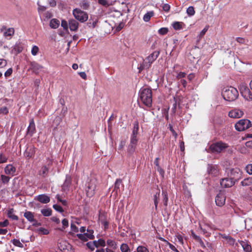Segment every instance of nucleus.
Instances as JSON below:
<instances>
[{"label":"nucleus","instance_id":"f257e3e1","mask_svg":"<svg viewBox=\"0 0 252 252\" xmlns=\"http://www.w3.org/2000/svg\"><path fill=\"white\" fill-rule=\"evenodd\" d=\"M222 95L225 100L232 101L238 97L239 94L236 88L230 86L225 87L223 89Z\"/></svg>","mask_w":252,"mask_h":252},{"label":"nucleus","instance_id":"f03ea898","mask_svg":"<svg viewBox=\"0 0 252 252\" xmlns=\"http://www.w3.org/2000/svg\"><path fill=\"white\" fill-rule=\"evenodd\" d=\"M140 97L143 103L147 107H151L152 103V93L151 89L142 88L140 91Z\"/></svg>","mask_w":252,"mask_h":252},{"label":"nucleus","instance_id":"7ed1b4c3","mask_svg":"<svg viewBox=\"0 0 252 252\" xmlns=\"http://www.w3.org/2000/svg\"><path fill=\"white\" fill-rule=\"evenodd\" d=\"M159 55V51H155L148 56L144 61L142 67L143 68H148L152 63L158 58Z\"/></svg>","mask_w":252,"mask_h":252},{"label":"nucleus","instance_id":"20e7f679","mask_svg":"<svg viewBox=\"0 0 252 252\" xmlns=\"http://www.w3.org/2000/svg\"><path fill=\"white\" fill-rule=\"evenodd\" d=\"M96 186V180L94 179H91L86 185V192L88 197H92L95 193V189Z\"/></svg>","mask_w":252,"mask_h":252},{"label":"nucleus","instance_id":"39448f33","mask_svg":"<svg viewBox=\"0 0 252 252\" xmlns=\"http://www.w3.org/2000/svg\"><path fill=\"white\" fill-rule=\"evenodd\" d=\"M252 126L251 122L248 119H241L235 125V127L237 131H241L248 129Z\"/></svg>","mask_w":252,"mask_h":252},{"label":"nucleus","instance_id":"423d86ee","mask_svg":"<svg viewBox=\"0 0 252 252\" xmlns=\"http://www.w3.org/2000/svg\"><path fill=\"white\" fill-rule=\"evenodd\" d=\"M72 13L75 18L81 23L86 22L88 19V14L79 8L74 9Z\"/></svg>","mask_w":252,"mask_h":252},{"label":"nucleus","instance_id":"0eeeda50","mask_svg":"<svg viewBox=\"0 0 252 252\" xmlns=\"http://www.w3.org/2000/svg\"><path fill=\"white\" fill-rule=\"evenodd\" d=\"M94 231L93 229H88L84 233L77 234L76 236L83 242H87L89 240H93L94 238Z\"/></svg>","mask_w":252,"mask_h":252},{"label":"nucleus","instance_id":"6e6552de","mask_svg":"<svg viewBox=\"0 0 252 252\" xmlns=\"http://www.w3.org/2000/svg\"><path fill=\"white\" fill-rule=\"evenodd\" d=\"M227 147L226 144L220 142L212 144L210 146V149L213 152L220 153L224 151Z\"/></svg>","mask_w":252,"mask_h":252},{"label":"nucleus","instance_id":"1a4fd4ad","mask_svg":"<svg viewBox=\"0 0 252 252\" xmlns=\"http://www.w3.org/2000/svg\"><path fill=\"white\" fill-rule=\"evenodd\" d=\"M240 91L242 95L245 99L248 100H252V93L249 88L244 84H242L240 87Z\"/></svg>","mask_w":252,"mask_h":252},{"label":"nucleus","instance_id":"9d476101","mask_svg":"<svg viewBox=\"0 0 252 252\" xmlns=\"http://www.w3.org/2000/svg\"><path fill=\"white\" fill-rule=\"evenodd\" d=\"M244 115V112L238 108L233 109L228 113V116L230 118L238 119Z\"/></svg>","mask_w":252,"mask_h":252},{"label":"nucleus","instance_id":"9b49d317","mask_svg":"<svg viewBox=\"0 0 252 252\" xmlns=\"http://www.w3.org/2000/svg\"><path fill=\"white\" fill-rule=\"evenodd\" d=\"M235 181L232 178H225L222 179L220 184L222 188H230L235 184Z\"/></svg>","mask_w":252,"mask_h":252},{"label":"nucleus","instance_id":"f8f14e48","mask_svg":"<svg viewBox=\"0 0 252 252\" xmlns=\"http://www.w3.org/2000/svg\"><path fill=\"white\" fill-rule=\"evenodd\" d=\"M226 197L224 194L222 192H219L216 196L215 198V202L216 205L218 206H222L225 202Z\"/></svg>","mask_w":252,"mask_h":252},{"label":"nucleus","instance_id":"ddd939ff","mask_svg":"<svg viewBox=\"0 0 252 252\" xmlns=\"http://www.w3.org/2000/svg\"><path fill=\"white\" fill-rule=\"evenodd\" d=\"M241 171L237 168L232 169L230 172V178H232L235 181L241 177Z\"/></svg>","mask_w":252,"mask_h":252},{"label":"nucleus","instance_id":"4468645a","mask_svg":"<svg viewBox=\"0 0 252 252\" xmlns=\"http://www.w3.org/2000/svg\"><path fill=\"white\" fill-rule=\"evenodd\" d=\"M35 154V148L32 146H30L27 147L24 156L25 157L31 158L34 157Z\"/></svg>","mask_w":252,"mask_h":252},{"label":"nucleus","instance_id":"2eb2a0df","mask_svg":"<svg viewBox=\"0 0 252 252\" xmlns=\"http://www.w3.org/2000/svg\"><path fill=\"white\" fill-rule=\"evenodd\" d=\"M36 199L43 204L48 203L50 201V197L45 194H40L37 196L36 197Z\"/></svg>","mask_w":252,"mask_h":252},{"label":"nucleus","instance_id":"dca6fc26","mask_svg":"<svg viewBox=\"0 0 252 252\" xmlns=\"http://www.w3.org/2000/svg\"><path fill=\"white\" fill-rule=\"evenodd\" d=\"M5 173L13 176L16 172V168L11 164H8L4 168Z\"/></svg>","mask_w":252,"mask_h":252},{"label":"nucleus","instance_id":"f3484780","mask_svg":"<svg viewBox=\"0 0 252 252\" xmlns=\"http://www.w3.org/2000/svg\"><path fill=\"white\" fill-rule=\"evenodd\" d=\"M79 24L76 20L71 19L68 21V27L71 31H76L78 28Z\"/></svg>","mask_w":252,"mask_h":252},{"label":"nucleus","instance_id":"a211bd4d","mask_svg":"<svg viewBox=\"0 0 252 252\" xmlns=\"http://www.w3.org/2000/svg\"><path fill=\"white\" fill-rule=\"evenodd\" d=\"M24 216L31 222H35L33 214L30 211H26L24 214Z\"/></svg>","mask_w":252,"mask_h":252},{"label":"nucleus","instance_id":"6ab92c4d","mask_svg":"<svg viewBox=\"0 0 252 252\" xmlns=\"http://www.w3.org/2000/svg\"><path fill=\"white\" fill-rule=\"evenodd\" d=\"M240 244L243 248L244 251L250 252L252 251V247L247 242L241 241Z\"/></svg>","mask_w":252,"mask_h":252},{"label":"nucleus","instance_id":"aec40b11","mask_svg":"<svg viewBox=\"0 0 252 252\" xmlns=\"http://www.w3.org/2000/svg\"><path fill=\"white\" fill-rule=\"evenodd\" d=\"M242 186H252V177H249L244 179L241 182Z\"/></svg>","mask_w":252,"mask_h":252},{"label":"nucleus","instance_id":"412c9836","mask_svg":"<svg viewBox=\"0 0 252 252\" xmlns=\"http://www.w3.org/2000/svg\"><path fill=\"white\" fill-rule=\"evenodd\" d=\"M95 247L98 248L99 247H104L105 246V241L104 240L102 239H99L97 241H93Z\"/></svg>","mask_w":252,"mask_h":252},{"label":"nucleus","instance_id":"4be33fe9","mask_svg":"<svg viewBox=\"0 0 252 252\" xmlns=\"http://www.w3.org/2000/svg\"><path fill=\"white\" fill-rule=\"evenodd\" d=\"M60 22L56 19H53L50 21V26L51 28L57 29L59 27Z\"/></svg>","mask_w":252,"mask_h":252},{"label":"nucleus","instance_id":"5701e85b","mask_svg":"<svg viewBox=\"0 0 252 252\" xmlns=\"http://www.w3.org/2000/svg\"><path fill=\"white\" fill-rule=\"evenodd\" d=\"M14 30L13 28H9L6 30L3 33L4 36L7 38H10L14 34Z\"/></svg>","mask_w":252,"mask_h":252},{"label":"nucleus","instance_id":"b1692460","mask_svg":"<svg viewBox=\"0 0 252 252\" xmlns=\"http://www.w3.org/2000/svg\"><path fill=\"white\" fill-rule=\"evenodd\" d=\"M154 15V12L153 11H149L146 13L143 16V20L145 22H148L150 21L151 18Z\"/></svg>","mask_w":252,"mask_h":252},{"label":"nucleus","instance_id":"393cba45","mask_svg":"<svg viewBox=\"0 0 252 252\" xmlns=\"http://www.w3.org/2000/svg\"><path fill=\"white\" fill-rule=\"evenodd\" d=\"M107 244L113 250H116L117 248V245L116 243L111 239H108L107 240Z\"/></svg>","mask_w":252,"mask_h":252},{"label":"nucleus","instance_id":"a878e982","mask_svg":"<svg viewBox=\"0 0 252 252\" xmlns=\"http://www.w3.org/2000/svg\"><path fill=\"white\" fill-rule=\"evenodd\" d=\"M48 168L46 166H42L39 171V174L42 176L45 177L48 174Z\"/></svg>","mask_w":252,"mask_h":252},{"label":"nucleus","instance_id":"bb28decb","mask_svg":"<svg viewBox=\"0 0 252 252\" xmlns=\"http://www.w3.org/2000/svg\"><path fill=\"white\" fill-rule=\"evenodd\" d=\"M120 250L122 252H130V249L127 244L123 243L120 247Z\"/></svg>","mask_w":252,"mask_h":252},{"label":"nucleus","instance_id":"cd10ccee","mask_svg":"<svg viewBox=\"0 0 252 252\" xmlns=\"http://www.w3.org/2000/svg\"><path fill=\"white\" fill-rule=\"evenodd\" d=\"M41 213L44 216L49 217L52 215V210L50 208L43 209L41 210Z\"/></svg>","mask_w":252,"mask_h":252},{"label":"nucleus","instance_id":"c85d7f7f","mask_svg":"<svg viewBox=\"0 0 252 252\" xmlns=\"http://www.w3.org/2000/svg\"><path fill=\"white\" fill-rule=\"evenodd\" d=\"M13 212H14V210L13 209H9L7 212L8 217L9 218L12 219V220H17L18 218L16 215L14 214Z\"/></svg>","mask_w":252,"mask_h":252},{"label":"nucleus","instance_id":"c756f323","mask_svg":"<svg viewBox=\"0 0 252 252\" xmlns=\"http://www.w3.org/2000/svg\"><path fill=\"white\" fill-rule=\"evenodd\" d=\"M221 236L226 239L230 244H233L235 242V240L229 235L223 234L221 235Z\"/></svg>","mask_w":252,"mask_h":252},{"label":"nucleus","instance_id":"7c9ffc66","mask_svg":"<svg viewBox=\"0 0 252 252\" xmlns=\"http://www.w3.org/2000/svg\"><path fill=\"white\" fill-rule=\"evenodd\" d=\"M80 6L84 9H87L89 7V2L87 0H83L79 3Z\"/></svg>","mask_w":252,"mask_h":252},{"label":"nucleus","instance_id":"2f4dec72","mask_svg":"<svg viewBox=\"0 0 252 252\" xmlns=\"http://www.w3.org/2000/svg\"><path fill=\"white\" fill-rule=\"evenodd\" d=\"M183 23L179 22H175L172 24V26L175 30H179L183 28Z\"/></svg>","mask_w":252,"mask_h":252},{"label":"nucleus","instance_id":"473e14b6","mask_svg":"<svg viewBox=\"0 0 252 252\" xmlns=\"http://www.w3.org/2000/svg\"><path fill=\"white\" fill-rule=\"evenodd\" d=\"M162 195L163 197L162 201L163 204L165 206H167L168 202V194L167 191L163 190L162 192Z\"/></svg>","mask_w":252,"mask_h":252},{"label":"nucleus","instance_id":"72a5a7b5","mask_svg":"<svg viewBox=\"0 0 252 252\" xmlns=\"http://www.w3.org/2000/svg\"><path fill=\"white\" fill-rule=\"evenodd\" d=\"M138 129H139L138 124V123L136 122L134 124L133 129L132 131V134L131 135V136L137 137Z\"/></svg>","mask_w":252,"mask_h":252},{"label":"nucleus","instance_id":"f704fd0d","mask_svg":"<svg viewBox=\"0 0 252 252\" xmlns=\"http://www.w3.org/2000/svg\"><path fill=\"white\" fill-rule=\"evenodd\" d=\"M122 184V180L121 179H117V180L115 182V186L114 190L116 191V192L117 193L118 190H120V185Z\"/></svg>","mask_w":252,"mask_h":252},{"label":"nucleus","instance_id":"c9c22d12","mask_svg":"<svg viewBox=\"0 0 252 252\" xmlns=\"http://www.w3.org/2000/svg\"><path fill=\"white\" fill-rule=\"evenodd\" d=\"M35 130V125L33 120H32L30 121L29 126L28 127V131L33 133Z\"/></svg>","mask_w":252,"mask_h":252},{"label":"nucleus","instance_id":"e433bc0d","mask_svg":"<svg viewBox=\"0 0 252 252\" xmlns=\"http://www.w3.org/2000/svg\"><path fill=\"white\" fill-rule=\"evenodd\" d=\"M160 240H161L162 241L165 242L167 245H168L169 247V248L174 252H180L176 248V247L173 245L172 244H171V243H169L167 241L165 240L163 238H160Z\"/></svg>","mask_w":252,"mask_h":252},{"label":"nucleus","instance_id":"4c0bfd02","mask_svg":"<svg viewBox=\"0 0 252 252\" xmlns=\"http://www.w3.org/2000/svg\"><path fill=\"white\" fill-rule=\"evenodd\" d=\"M136 147V145L129 143L127 147V152L130 154H133L135 150Z\"/></svg>","mask_w":252,"mask_h":252},{"label":"nucleus","instance_id":"58836bf2","mask_svg":"<svg viewBox=\"0 0 252 252\" xmlns=\"http://www.w3.org/2000/svg\"><path fill=\"white\" fill-rule=\"evenodd\" d=\"M63 226L61 228H59L61 231H63L66 227L68 226V221L66 219H64L62 221Z\"/></svg>","mask_w":252,"mask_h":252},{"label":"nucleus","instance_id":"ea45409f","mask_svg":"<svg viewBox=\"0 0 252 252\" xmlns=\"http://www.w3.org/2000/svg\"><path fill=\"white\" fill-rule=\"evenodd\" d=\"M187 13L189 16H192L195 14V10L193 6H189L187 9Z\"/></svg>","mask_w":252,"mask_h":252},{"label":"nucleus","instance_id":"a19ab883","mask_svg":"<svg viewBox=\"0 0 252 252\" xmlns=\"http://www.w3.org/2000/svg\"><path fill=\"white\" fill-rule=\"evenodd\" d=\"M11 241L12 244L16 247H18L19 248H23L24 247L23 244L18 239H14L12 240Z\"/></svg>","mask_w":252,"mask_h":252},{"label":"nucleus","instance_id":"79ce46f5","mask_svg":"<svg viewBox=\"0 0 252 252\" xmlns=\"http://www.w3.org/2000/svg\"><path fill=\"white\" fill-rule=\"evenodd\" d=\"M98 2L99 4L105 7H108L112 4L109 1L106 0H98Z\"/></svg>","mask_w":252,"mask_h":252},{"label":"nucleus","instance_id":"37998d69","mask_svg":"<svg viewBox=\"0 0 252 252\" xmlns=\"http://www.w3.org/2000/svg\"><path fill=\"white\" fill-rule=\"evenodd\" d=\"M137 252H149L148 249L142 246H138L136 249Z\"/></svg>","mask_w":252,"mask_h":252},{"label":"nucleus","instance_id":"c03bdc74","mask_svg":"<svg viewBox=\"0 0 252 252\" xmlns=\"http://www.w3.org/2000/svg\"><path fill=\"white\" fill-rule=\"evenodd\" d=\"M39 52V48L36 46L34 45L32 46V50H31V53L33 56H36L38 52Z\"/></svg>","mask_w":252,"mask_h":252},{"label":"nucleus","instance_id":"a18cd8bd","mask_svg":"<svg viewBox=\"0 0 252 252\" xmlns=\"http://www.w3.org/2000/svg\"><path fill=\"white\" fill-rule=\"evenodd\" d=\"M61 26L63 28L64 30L67 31L68 29V23L65 20H62L61 22Z\"/></svg>","mask_w":252,"mask_h":252},{"label":"nucleus","instance_id":"49530a36","mask_svg":"<svg viewBox=\"0 0 252 252\" xmlns=\"http://www.w3.org/2000/svg\"><path fill=\"white\" fill-rule=\"evenodd\" d=\"M168 29L167 28H161L158 31V33L160 35H164L167 33Z\"/></svg>","mask_w":252,"mask_h":252},{"label":"nucleus","instance_id":"de8ad7c7","mask_svg":"<svg viewBox=\"0 0 252 252\" xmlns=\"http://www.w3.org/2000/svg\"><path fill=\"white\" fill-rule=\"evenodd\" d=\"M86 246L88 247V248L91 250V251H93L94 250L95 245L93 241L88 242L86 244Z\"/></svg>","mask_w":252,"mask_h":252},{"label":"nucleus","instance_id":"09e8293b","mask_svg":"<svg viewBox=\"0 0 252 252\" xmlns=\"http://www.w3.org/2000/svg\"><path fill=\"white\" fill-rule=\"evenodd\" d=\"M32 66L34 70H37L40 69L42 68V67L39 65V64L36 63H32Z\"/></svg>","mask_w":252,"mask_h":252},{"label":"nucleus","instance_id":"8fccbe9b","mask_svg":"<svg viewBox=\"0 0 252 252\" xmlns=\"http://www.w3.org/2000/svg\"><path fill=\"white\" fill-rule=\"evenodd\" d=\"M193 237L197 242H198L200 244L201 246L202 247H203V248L205 247L204 244L199 236H198L197 235H195V234H193Z\"/></svg>","mask_w":252,"mask_h":252},{"label":"nucleus","instance_id":"3c124183","mask_svg":"<svg viewBox=\"0 0 252 252\" xmlns=\"http://www.w3.org/2000/svg\"><path fill=\"white\" fill-rule=\"evenodd\" d=\"M1 181L3 184H6L8 183L10 180V178L4 175H1Z\"/></svg>","mask_w":252,"mask_h":252},{"label":"nucleus","instance_id":"603ef678","mask_svg":"<svg viewBox=\"0 0 252 252\" xmlns=\"http://www.w3.org/2000/svg\"><path fill=\"white\" fill-rule=\"evenodd\" d=\"M208 26H206L201 31V32H200L199 34V38H201V37H202L204 34L206 33V32H207V31H208Z\"/></svg>","mask_w":252,"mask_h":252},{"label":"nucleus","instance_id":"864d4df0","mask_svg":"<svg viewBox=\"0 0 252 252\" xmlns=\"http://www.w3.org/2000/svg\"><path fill=\"white\" fill-rule=\"evenodd\" d=\"M53 208L56 210L57 211H58L59 212H63V210L62 207L58 205L55 204L53 206Z\"/></svg>","mask_w":252,"mask_h":252},{"label":"nucleus","instance_id":"5fc2aeb1","mask_svg":"<svg viewBox=\"0 0 252 252\" xmlns=\"http://www.w3.org/2000/svg\"><path fill=\"white\" fill-rule=\"evenodd\" d=\"M99 220L101 224L103 225L104 229H107L108 226V222L105 220H101V217L100 218Z\"/></svg>","mask_w":252,"mask_h":252},{"label":"nucleus","instance_id":"6e6d98bb","mask_svg":"<svg viewBox=\"0 0 252 252\" xmlns=\"http://www.w3.org/2000/svg\"><path fill=\"white\" fill-rule=\"evenodd\" d=\"M8 112V108L6 107H2L0 108V114H6Z\"/></svg>","mask_w":252,"mask_h":252},{"label":"nucleus","instance_id":"4d7b16f0","mask_svg":"<svg viewBox=\"0 0 252 252\" xmlns=\"http://www.w3.org/2000/svg\"><path fill=\"white\" fill-rule=\"evenodd\" d=\"M126 140H122L120 142V144L119 145L118 150H121L123 149V148H124L125 146L126 145Z\"/></svg>","mask_w":252,"mask_h":252},{"label":"nucleus","instance_id":"13d9d810","mask_svg":"<svg viewBox=\"0 0 252 252\" xmlns=\"http://www.w3.org/2000/svg\"><path fill=\"white\" fill-rule=\"evenodd\" d=\"M138 139L136 137L131 136L130 143L132 145H137Z\"/></svg>","mask_w":252,"mask_h":252},{"label":"nucleus","instance_id":"bf43d9fd","mask_svg":"<svg viewBox=\"0 0 252 252\" xmlns=\"http://www.w3.org/2000/svg\"><path fill=\"white\" fill-rule=\"evenodd\" d=\"M246 171L250 175H252V164L248 165L246 167Z\"/></svg>","mask_w":252,"mask_h":252},{"label":"nucleus","instance_id":"052dcab7","mask_svg":"<svg viewBox=\"0 0 252 252\" xmlns=\"http://www.w3.org/2000/svg\"><path fill=\"white\" fill-rule=\"evenodd\" d=\"M56 198H57V199L58 200V201L61 202L62 203L63 205H66L67 204V202H66V201L65 200H62L60 195L57 194L56 196Z\"/></svg>","mask_w":252,"mask_h":252},{"label":"nucleus","instance_id":"680f3d73","mask_svg":"<svg viewBox=\"0 0 252 252\" xmlns=\"http://www.w3.org/2000/svg\"><path fill=\"white\" fill-rule=\"evenodd\" d=\"M7 64V62L6 60L0 59V68L5 66Z\"/></svg>","mask_w":252,"mask_h":252},{"label":"nucleus","instance_id":"e2e57ef3","mask_svg":"<svg viewBox=\"0 0 252 252\" xmlns=\"http://www.w3.org/2000/svg\"><path fill=\"white\" fill-rule=\"evenodd\" d=\"M70 228L71 231L73 232H78L79 231L78 228L74 224L71 223L70 225Z\"/></svg>","mask_w":252,"mask_h":252},{"label":"nucleus","instance_id":"0e129e2a","mask_svg":"<svg viewBox=\"0 0 252 252\" xmlns=\"http://www.w3.org/2000/svg\"><path fill=\"white\" fill-rule=\"evenodd\" d=\"M7 158L3 155L2 154L0 155V163H2L6 162L7 161Z\"/></svg>","mask_w":252,"mask_h":252},{"label":"nucleus","instance_id":"69168bd1","mask_svg":"<svg viewBox=\"0 0 252 252\" xmlns=\"http://www.w3.org/2000/svg\"><path fill=\"white\" fill-rule=\"evenodd\" d=\"M170 6L168 4H164L162 5V9L165 12H168L170 10Z\"/></svg>","mask_w":252,"mask_h":252},{"label":"nucleus","instance_id":"338daca9","mask_svg":"<svg viewBox=\"0 0 252 252\" xmlns=\"http://www.w3.org/2000/svg\"><path fill=\"white\" fill-rule=\"evenodd\" d=\"M170 130L171 131L173 135L174 136L175 138H177L178 134L175 131V130L173 129V127L171 125H169V126Z\"/></svg>","mask_w":252,"mask_h":252},{"label":"nucleus","instance_id":"774afa93","mask_svg":"<svg viewBox=\"0 0 252 252\" xmlns=\"http://www.w3.org/2000/svg\"><path fill=\"white\" fill-rule=\"evenodd\" d=\"M186 75V73L185 72H180L178 73L177 75V78L178 79H181V78H184Z\"/></svg>","mask_w":252,"mask_h":252}]
</instances>
